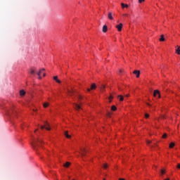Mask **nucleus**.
I'll list each match as a JSON object with an SVG mask.
<instances>
[{"label":"nucleus","mask_w":180,"mask_h":180,"mask_svg":"<svg viewBox=\"0 0 180 180\" xmlns=\"http://www.w3.org/2000/svg\"><path fill=\"white\" fill-rule=\"evenodd\" d=\"M117 108L115 106V105H112V107H111V110H112V111H114L115 112V110H117Z\"/></svg>","instance_id":"4be33fe9"},{"label":"nucleus","mask_w":180,"mask_h":180,"mask_svg":"<svg viewBox=\"0 0 180 180\" xmlns=\"http://www.w3.org/2000/svg\"><path fill=\"white\" fill-rule=\"evenodd\" d=\"M157 95H158V98H161V95H160V91H158V90H155V91H154V93H153V96H154L155 98H157Z\"/></svg>","instance_id":"7ed1b4c3"},{"label":"nucleus","mask_w":180,"mask_h":180,"mask_svg":"<svg viewBox=\"0 0 180 180\" xmlns=\"http://www.w3.org/2000/svg\"><path fill=\"white\" fill-rule=\"evenodd\" d=\"M41 71H46V69H44V68L41 69V70L38 72V73H37V75H38V77L41 75Z\"/></svg>","instance_id":"a211bd4d"},{"label":"nucleus","mask_w":180,"mask_h":180,"mask_svg":"<svg viewBox=\"0 0 180 180\" xmlns=\"http://www.w3.org/2000/svg\"><path fill=\"white\" fill-rule=\"evenodd\" d=\"M68 94L70 96H72L75 94V90L74 89H68Z\"/></svg>","instance_id":"20e7f679"},{"label":"nucleus","mask_w":180,"mask_h":180,"mask_svg":"<svg viewBox=\"0 0 180 180\" xmlns=\"http://www.w3.org/2000/svg\"><path fill=\"white\" fill-rule=\"evenodd\" d=\"M121 6L122 9H124V8H129V5L124 4V3H122Z\"/></svg>","instance_id":"f3484780"},{"label":"nucleus","mask_w":180,"mask_h":180,"mask_svg":"<svg viewBox=\"0 0 180 180\" xmlns=\"http://www.w3.org/2000/svg\"><path fill=\"white\" fill-rule=\"evenodd\" d=\"M73 180H75V179H73Z\"/></svg>","instance_id":"09e8293b"},{"label":"nucleus","mask_w":180,"mask_h":180,"mask_svg":"<svg viewBox=\"0 0 180 180\" xmlns=\"http://www.w3.org/2000/svg\"><path fill=\"white\" fill-rule=\"evenodd\" d=\"M160 173H161V175H164V174H165V169H161Z\"/></svg>","instance_id":"b1692460"},{"label":"nucleus","mask_w":180,"mask_h":180,"mask_svg":"<svg viewBox=\"0 0 180 180\" xmlns=\"http://www.w3.org/2000/svg\"><path fill=\"white\" fill-rule=\"evenodd\" d=\"M123 16H127V17H129V14L126 13V14H124Z\"/></svg>","instance_id":"473e14b6"},{"label":"nucleus","mask_w":180,"mask_h":180,"mask_svg":"<svg viewBox=\"0 0 180 180\" xmlns=\"http://www.w3.org/2000/svg\"><path fill=\"white\" fill-rule=\"evenodd\" d=\"M43 72H44V71H41V74H43Z\"/></svg>","instance_id":"a18cd8bd"},{"label":"nucleus","mask_w":180,"mask_h":180,"mask_svg":"<svg viewBox=\"0 0 180 180\" xmlns=\"http://www.w3.org/2000/svg\"><path fill=\"white\" fill-rule=\"evenodd\" d=\"M39 77H38V79H41V76H38Z\"/></svg>","instance_id":"f704fd0d"},{"label":"nucleus","mask_w":180,"mask_h":180,"mask_svg":"<svg viewBox=\"0 0 180 180\" xmlns=\"http://www.w3.org/2000/svg\"><path fill=\"white\" fill-rule=\"evenodd\" d=\"M116 29H117L118 32H122V29L123 27V24L120 23L119 25L115 26Z\"/></svg>","instance_id":"39448f33"},{"label":"nucleus","mask_w":180,"mask_h":180,"mask_svg":"<svg viewBox=\"0 0 180 180\" xmlns=\"http://www.w3.org/2000/svg\"><path fill=\"white\" fill-rule=\"evenodd\" d=\"M103 180H106V179H103Z\"/></svg>","instance_id":"de8ad7c7"},{"label":"nucleus","mask_w":180,"mask_h":180,"mask_svg":"<svg viewBox=\"0 0 180 180\" xmlns=\"http://www.w3.org/2000/svg\"><path fill=\"white\" fill-rule=\"evenodd\" d=\"M165 118V117H162V119H164Z\"/></svg>","instance_id":"49530a36"},{"label":"nucleus","mask_w":180,"mask_h":180,"mask_svg":"<svg viewBox=\"0 0 180 180\" xmlns=\"http://www.w3.org/2000/svg\"><path fill=\"white\" fill-rule=\"evenodd\" d=\"M119 180H125L124 179L120 178Z\"/></svg>","instance_id":"e433bc0d"},{"label":"nucleus","mask_w":180,"mask_h":180,"mask_svg":"<svg viewBox=\"0 0 180 180\" xmlns=\"http://www.w3.org/2000/svg\"><path fill=\"white\" fill-rule=\"evenodd\" d=\"M56 82H58V84H61V81L60 79H57Z\"/></svg>","instance_id":"7c9ffc66"},{"label":"nucleus","mask_w":180,"mask_h":180,"mask_svg":"<svg viewBox=\"0 0 180 180\" xmlns=\"http://www.w3.org/2000/svg\"><path fill=\"white\" fill-rule=\"evenodd\" d=\"M85 153H86V150L84 148H81V155L82 157L85 155Z\"/></svg>","instance_id":"9d476101"},{"label":"nucleus","mask_w":180,"mask_h":180,"mask_svg":"<svg viewBox=\"0 0 180 180\" xmlns=\"http://www.w3.org/2000/svg\"><path fill=\"white\" fill-rule=\"evenodd\" d=\"M151 143V141H147V143L150 144Z\"/></svg>","instance_id":"72a5a7b5"},{"label":"nucleus","mask_w":180,"mask_h":180,"mask_svg":"<svg viewBox=\"0 0 180 180\" xmlns=\"http://www.w3.org/2000/svg\"><path fill=\"white\" fill-rule=\"evenodd\" d=\"M145 117L146 118V119H148V117H150V115H148V114H145Z\"/></svg>","instance_id":"cd10ccee"},{"label":"nucleus","mask_w":180,"mask_h":180,"mask_svg":"<svg viewBox=\"0 0 180 180\" xmlns=\"http://www.w3.org/2000/svg\"><path fill=\"white\" fill-rule=\"evenodd\" d=\"M103 168H104V169H106V168H108V164H104Z\"/></svg>","instance_id":"a878e982"},{"label":"nucleus","mask_w":180,"mask_h":180,"mask_svg":"<svg viewBox=\"0 0 180 180\" xmlns=\"http://www.w3.org/2000/svg\"><path fill=\"white\" fill-rule=\"evenodd\" d=\"M53 79H54V81L56 82L58 79V76H54Z\"/></svg>","instance_id":"393cba45"},{"label":"nucleus","mask_w":180,"mask_h":180,"mask_svg":"<svg viewBox=\"0 0 180 180\" xmlns=\"http://www.w3.org/2000/svg\"><path fill=\"white\" fill-rule=\"evenodd\" d=\"M36 131H37V129H36V130L34 131V133H36Z\"/></svg>","instance_id":"c03bdc74"},{"label":"nucleus","mask_w":180,"mask_h":180,"mask_svg":"<svg viewBox=\"0 0 180 180\" xmlns=\"http://www.w3.org/2000/svg\"><path fill=\"white\" fill-rule=\"evenodd\" d=\"M108 18L110 19V20H113V14L112 12L108 13Z\"/></svg>","instance_id":"6e6552de"},{"label":"nucleus","mask_w":180,"mask_h":180,"mask_svg":"<svg viewBox=\"0 0 180 180\" xmlns=\"http://www.w3.org/2000/svg\"><path fill=\"white\" fill-rule=\"evenodd\" d=\"M20 96H25V95H26V92L24 91V90H21L20 91Z\"/></svg>","instance_id":"2eb2a0df"},{"label":"nucleus","mask_w":180,"mask_h":180,"mask_svg":"<svg viewBox=\"0 0 180 180\" xmlns=\"http://www.w3.org/2000/svg\"><path fill=\"white\" fill-rule=\"evenodd\" d=\"M113 98V96H110V99H112Z\"/></svg>","instance_id":"ea45409f"},{"label":"nucleus","mask_w":180,"mask_h":180,"mask_svg":"<svg viewBox=\"0 0 180 180\" xmlns=\"http://www.w3.org/2000/svg\"><path fill=\"white\" fill-rule=\"evenodd\" d=\"M74 108H75V109H76V110H79V109H81V105L75 103V104H74Z\"/></svg>","instance_id":"9b49d317"},{"label":"nucleus","mask_w":180,"mask_h":180,"mask_svg":"<svg viewBox=\"0 0 180 180\" xmlns=\"http://www.w3.org/2000/svg\"><path fill=\"white\" fill-rule=\"evenodd\" d=\"M143 2H144V0H139V4H142Z\"/></svg>","instance_id":"c756f323"},{"label":"nucleus","mask_w":180,"mask_h":180,"mask_svg":"<svg viewBox=\"0 0 180 180\" xmlns=\"http://www.w3.org/2000/svg\"><path fill=\"white\" fill-rule=\"evenodd\" d=\"M43 143V141H41V139H34L33 141H32V146L34 148V150H37V147H39V146H40V144H42Z\"/></svg>","instance_id":"f257e3e1"},{"label":"nucleus","mask_w":180,"mask_h":180,"mask_svg":"<svg viewBox=\"0 0 180 180\" xmlns=\"http://www.w3.org/2000/svg\"><path fill=\"white\" fill-rule=\"evenodd\" d=\"M70 165H71V163L70 162H67L65 164L63 165V167H65V168H68Z\"/></svg>","instance_id":"dca6fc26"},{"label":"nucleus","mask_w":180,"mask_h":180,"mask_svg":"<svg viewBox=\"0 0 180 180\" xmlns=\"http://www.w3.org/2000/svg\"><path fill=\"white\" fill-rule=\"evenodd\" d=\"M148 106H151V105H150V103H147Z\"/></svg>","instance_id":"a19ab883"},{"label":"nucleus","mask_w":180,"mask_h":180,"mask_svg":"<svg viewBox=\"0 0 180 180\" xmlns=\"http://www.w3.org/2000/svg\"><path fill=\"white\" fill-rule=\"evenodd\" d=\"M176 168H178L179 169H180V164H177Z\"/></svg>","instance_id":"2f4dec72"},{"label":"nucleus","mask_w":180,"mask_h":180,"mask_svg":"<svg viewBox=\"0 0 180 180\" xmlns=\"http://www.w3.org/2000/svg\"><path fill=\"white\" fill-rule=\"evenodd\" d=\"M65 136L66 139H71V135L68 134V131H65Z\"/></svg>","instance_id":"ddd939ff"},{"label":"nucleus","mask_w":180,"mask_h":180,"mask_svg":"<svg viewBox=\"0 0 180 180\" xmlns=\"http://www.w3.org/2000/svg\"><path fill=\"white\" fill-rule=\"evenodd\" d=\"M133 74L136 75V78H139V77H140V70H134L133 72Z\"/></svg>","instance_id":"1a4fd4ad"},{"label":"nucleus","mask_w":180,"mask_h":180,"mask_svg":"<svg viewBox=\"0 0 180 180\" xmlns=\"http://www.w3.org/2000/svg\"><path fill=\"white\" fill-rule=\"evenodd\" d=\"M164 180H169V178L165 179H164Z\"/></svg>","instance_id":"79ce46f5"},{"label":"nucleus","mask_w":180,"mask_h":180,"mask_svg":"<svg viewBox=\"0 0 180 180\" xmlns=\"http://www.w3.org/2000/svg\"><path fill=\"white\" fill-rule=\"evenodd\" d=\"M91 89H96V84H95V83L91 84V89H87V92H91Z\"/></svg>","instance_id":"423d86ee"},{"label":"nucleus","mask_w":180,"mask_h":180,"mask_svg":"<svg viewBox=\"0 0 180 180\" xmlns=\"http://www.w3.org/2000/svg\"><path fill=\"white\" fill-rule=\"evenodd\" d=\"M43 77H46V73H44V74H43Z\"/></svg>","instance_id":"4c0bfd02"},{"label":"nucleus","mask_w":180,"mask_h":180,"mask_svg":"<svg viewBox=\"0 0 180 180\" xmlns=\"http://www.w3.org/2000/svg\"><path fill=\"white\" fill-rule=\"evenodd\" d=\"M176 54H180V46H177V48L176 49Z\"/></svg>","instance_id":"6ab92c4d"},{"label":"nucleus","mask_w":180,"mask_h":180,"mask_svg":"<svg viewBox=\"0 0 180 180\" xmlns=\"http://www.w3.org/2000/svg\"><path fill=\"white\" fill-rule=\"evenodd\" d=\"M41 129L43 130V129H46V130H51L50 128V125L49 124L48 122H46L44 126L41 127Z\"/></svg>","instance_id":"f03ea898"},{"label":"nucleus","mask_w":180,"mask_h":180,"mask_svg":"<svg viewBox=\"0 0 180 180\" xmlns=\"http://www.w3.org/2000/svg\"><path fill=\"white\" fill-rule=\"evenodd\" d=\"M167 134H164L162 136V139H165L167 137Z\"/></svg>","instance_id":"c85d7f7f"},{"label":"nucleus","mask_w":180,"mask_h":180,"mask_svg":"<svg viewBox=\"0 0 180 180\" xmlns=\"http://www.w3.org/2000/svg\"><path fill=\"white\" fill-rule=\"evenodd\" d=\"M101 89L103 90L105 89V85L102 84L101 86H100Z\"/></svg>","instance_id":"bb28decb"},{"label":"nucleus","mask_w":180,"mask_h":180,"mask_svg":"<svg viewBox=\"0 0 180 180\" xmlns=\"http://www.w3.org/2000/svg\"><path fill=\"white\" fill-rule=\"evenodd\" d=\"M49 105V103H44L43 106H44V108H48Z\"/></svg>","instance_id":"5701e85b"},{"label":"nucleus","mask_w":180,"mask_h":180,"mask_svg":"<svg viewBox=\"0 0 180 180\" xmlns=\"http://www.w3.org/2000/svg\"><path fill=\"white\" fill-rule=\"evenodd\" d=\"M103 33H106V32H108V26L103 25Z\"/></svg>","instance_id":"4468645a"},{"label":"nucleus","mask_w":180,"mask_h":180,"mask_svg":"<svg viewBox=\"0 0 180 180\" xmlns=\"http://www.w3.org/2000/svg\"><path fill=\"white\" fill-rule=\"evenodd\" d=\"M110 112H108V116H110Z\"/></svg>","instance_id":"37998d69"},{"label":"nucleus","mask_w":180,"mask_h":180,"mask_svg":"<svg viewBox=\"0 0 180 180\" xmlns=\"http://www.w3.org/2000/svg\"><path fill=\"white\" fill-rule=\"evenodd\" d=\"M165 41V38L164 37V35H161L160 41Z\"/></svg>","instance_id":"412c9836"},{"label":"nucleus","mask_w":180,"mask_h":180,"mask_svg":"<svg viewBox=\"0 0 180 180\" xmlns=\"http://www.w3.org/2000/svg\"><path fill=\"white\" fill-rule=\"evenodd\" d=\"M35 72H36V68H31L30 70V74H31V75H34Z\"/></svg>","instance_id":"0eeeda50"},{"label":"nucleus","mask_w":180,"mask_h":180,"mask_svg":"<svg viewBox=\"0 0 180 180\" xmlns=\"http://www.w3.org/2000/svg\"><path fill=\"white\" fill-rule=\"evenodd\" d=\"M125 96L126 98H129V94L126 95Z\"/></svg>","instance_id":"58836bf2"},{"label":"nucleus","mask_w":180,"mask_h":180,"mask_svg":"<svg viewBox=\"0 0 180 180\" xmlns=\"http://www.w3.org/2000/svg\"><path fill=\"white\" fill-rule=\"evenodd\" d=\"M78 99H81V96H77Z\"/></svg>","instance_id":"c9c22d12"},{"label":"nucleus","mask_w":180,"mask_h":180,"mask_svg":"<svg viewBox=\"0 0 180 180\" xmlns=\"http://www.w3.org/2000/svg\"><path fill=\"white\" fill-rule=\"evenodd\" d=\"M169 147V148H174V147H175V143L174 142L170 143Z\"/></svg>","instance_id":"aec40b11"},{"label":"nucleus","mask_w":180,"mask_h":180,"mask_svg":"<svg viewBox=\"0 0 180 180\" xmlns=\"http://www.w3.org/2000/svg\"><path fill=\"white\" fill-rule=\"evenodd\" d=\"M117 98H118L119 101H120V102H122V101H124V97H123V96H122V95H119L117 96Z\"/></svg>","instance_id":"f8f14e48"}]
</instances>
